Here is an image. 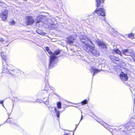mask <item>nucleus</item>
Returning a JSON list of instances; mask_svg holds the SVG:
<instances>
[{"label": "nucleus", "mask_w": 135, "mask_h": 135, "mask_svg": "<svg viewBox=\"0 0 135 135\" xmlns=\"http://www.w3.org/2000/svg\"><path fill=\"white\" fill-rule=\"evenodd\" d=\"M81 41L83 43V49L89 53L95 56H98L99 52L94 49L95 46L91 42L86 36L80 37Z\"/></svg>", "instance_id": "nucleus-1"}, {"label": "nucleus", "mask_w": 135, "mask_h": 135, "mask_svg": "<svg viewBox=\"0 0 135 135\" xmlns=\"http://www.w3.org/2000/svg\"><path fill=\"white\" fill-rule=\"evenodd\" d=\"M120 68V66H119L114 67V68L116 71L119 72L117 74L119 75L120 79L123 81H127L130 76L131 73L130 71L128 69H125L123 71H121Z\"/></svg>", "instance_id": "nucleus-2"}, {"label": "nucleus", "mask_w": 135, "mask_h": 135, "mask_svg": "<svg viewBox=\"0 0 135 135\" xmlns=\"http://www.w3.org/2000/svg\"><path fill=\"white\" fill-rule=\"evenodd\" d=\"M46 50L49 54L50 55V62L49 65V68H52L56 63V55L60 53V51L59 50H56L55 53H52L50 51L48 47L46 48Z\"/></svg>", "instance_id": "nucleus-3"}, {"label": "nucleus", "mask_w": 135, "mask_h": 135, "mask_svg": "<svg viewBox=\"0 0 135 135\" xmlns=\"http://www.w3.org/2000/svg\"><path fill=\"white\" fill-rule=\"evenodd\" d=\"M123 54L126 55H130L132 57L135 61V53L131 50L124 49L122 50Z\"/></svg>", "instance_id": "nucleus-4"}, {"label": "nucleus", "mask_w": 135, "mask_h": 135, "mask_svg": "<svg viewBox=\"0 0 135 135\" xmlns=\"http://www.w3.org/2000/svg\"><path fill=\"white\" fill-rule=\"evenodd\" d=\"M8 11L7 10L2 11L0 13V17L4 21H6L7 17Z\"/></svg>", "instance_id": "nucleus-5"}, {"label": "nucleus", "mask_w": 135, "mask_h": 135, "mask_svg": "<svg viewBox=\"0 0 135 135\" xmlns=\"http://www.w3.org/2000/svg\"><path fill=\"white\" fill-rule=\"evenodd\" d=\"M34 22V20L32 16H27L26 17V25H31Z\"/></svg>", "instance_id": "nucleus-6"}, {"label": "nucleus", "mask_w": 135, "mask_h": 135, "mask_svg": "<svg viewBox=\"0 0 135 135\" xmlns=\"http://www.w3.org/2000/svg\"><path fill=\"white\" fill-rule=\"evenodd\" d=\"M95 12L99 16L103 17L105 16V10L102 8H97L95 11Z\"/></svg>", "instance_id": "nucleus-7"}, {"label": "nucleus", "mask_w": 135, "mask_h": 135, "mask_svg": "<svg viewBox=\"0 0 135 135\" xmlns=\"http://www.w3.org/2000/svg\"><path fill=\"white\" fill-rule=\"evenodd\" d=\"M76 35H71L68 38L67 42L70 44L73 43L76 40Z\"/></svg>", "instance_id": "nucleus-8"}, {"label": "nucleus", "mask_w": 135, "mask_h": 135, "mask_svg": "<svg viewBox=\"0 0 135 135\" xmlns=\"http://www.w3.org/2000/svg\"><path fill=\"white\" fill-rule=\"evenodd\" d=\"M90 71L93 73V75L94 76V74L100 72V70L98 69H97L94 67H92L90 69Z\"/></svg>", "instance_id": "nucleus-9"}, {"label": "nucleus", "mask_w": 135, "mask_h": 135, "mask_svg": "<svg viewBox=\"0 0 135 135\" xmlns=\"http://www.w3.org/2000/svg\"><path fill=\"white\" fill-rule=\"evenodd\" d=\"M109 58L111 61L114 63H115V61H118L119 60L118 57L112 55L110 56Z\"/></svg>", "instance_id": "nucleus-10"}, {"label": "nucleus", "mask_w": 135, "mask_h": 135, "mask_svg": "<svg viewBox=\"0 0 135 135\" xmlns=\"http://www.w3.org/2000/svg\"><path fill=\"white\" fill-rule=\"evenodd\" d=\"M98 44L99 46L101 48H106L107 47L106 44L104 43L103 42L99 41Z\"/></svg>", "instance_id": "nucleus-11"}, {"label": "nucleus", "mask_w": 135, "mask_h": 135, "mask_svg": "<svg viewBox=\"0 0 135 135\" xmlns=\"http://www.w3.org/2000/svg\"><path fill=\"white\" fill-rule=\"evenodd\" d=\"M45 16H46L44 15V14L39 15L37 17V23H39L40 24H41L42 22H40V19H42Z\"/></svg>", "instance_id": "nucleus-12"}, {"label": "nucleus", "mask_w": 135, "mask_h": 135, "mask_svg": "<svg viewBox=\"0 0 135 135\" xmlns=\"http://www.w3.org/2000/svg\"><path fill=\"white\" fill-rule=\"evenodd\" d=\"M113 51L116 54L119 55L121 56H122V52L117 49H116L113 50Z\"/></svg>", "instance_id": "nucleus-13"}, {"label": "nucleus", "mask_w": 135, "mask_h": 135, "mask_svg": "<svg viewBox=\"0 0 135 135\" xmlns=\"http://www.w3.org/2000/svg\"><path fill=\"white\" fill-rule=\"evenodd\" d=\"M36 32L42 35H44L45 34V33L42 30L39 29H38L36 30Z\"/></svg>", "instance_id": "nucleus-14"}, {"label": "nucleus", "mask_w": 135, "mask_h": 135, "mask_svg": "<svg viewBox=\"0 0 135 135\" xmlns=\"http://www.w3.org/2000/svg\"><path fill=\"white\" fill-rule=\"evenodd\" d=\"M55 111L57 117L58 118H59L60 116V112L57 110V109L56 107H54Z\"/></svg>", "instance_id": "nucleus-15"}, {"label": "nucleus", "mask_w": 135, "mask_h": 135, "mask_svg": "<svg viewBox=\"0 0 135 135\" xmlns=\"http://www.w3.org/2000/svg\"><path fill=\"white\" fill-rule=\"evenodd\" d=\"M49 28L50 29H52L55 28L56 26V25L55 24H51L50 25H48Z\"/></svg>", "instance_id": "nucleus-16"}, {"label": "nucleus", "mask_w": 135, "mask_h": 135, "mask_svg": "<svg viewBox=\"0 0 135 135\" xmlns=\"http://www.w3.org/2000/svg\"><path fill=\"white\" fill-rule=\"evenodd\" d=\"M2 58L4 60H5L6 59V56L5 54H4L3 52L1 54Z\"/></svg>", "instance_id": "nucleus-17"}, {"label": "nucleus", "mask_w": 135, "mask_h": 135, "mask_svg": "<svg viewBox=\"0 0 135 135\" xmlns=\"http://www.w3.org/2000/svg\"><path fill=\"white\" fill-rule=\"evenodd\" d=\"M119 62H118V63H117L118 65H119L121 66H124L126 65V64H125V63H124L122 61H121L120 62V63H119Z\"/></svg>", "instance_id": "nucleus-18"}, {"label": "nucleus", "mask_w": 135, "mask_h": 135, "mask_svg": "<svg viewBox=\"0 0 135 135\" xmlns=\"http://www.w3.org/2000/svg\"><path fill=\"white\" fill-rule=\"evenodd\" d=\"M128 37L130 38L133 39L134 38V35L133 34L131 33L128 34Z\"/></svg>", "instance_id": "nucleus-19"}, {"label": "nucleus", "mask_w": 135, "mask_h": 135, "mask_svg": "<svg viewBox=\"0 0 135 135\" xmlns=\"http://www.w3.org/2000/svg\"><path fill=\"white\" fill-rule=\"evenodd\" d=\"M97 3V7H99L101 3V1L100 0H96Z\"/></svg>", "instance_id": "nucleus-20"}, {"label": "nucleus", "mask_w": 135, "mask_h": 135, "mask_svg": "<svg viewBox=\"0 0 135 135\" xmlns=\"http://www.w3.org/2000/svg\"><path fill=\"white\" fill-rule=\"evenodd\" d=\"M57 107L58 108H61V103L60 102H58L57 103Z\"/></svg>", "instance_id": "nucleus-21"}, {"label": "nucleus", "mask_w": 135, "mask_h": 135, "mask_svg": "<svg viewBox=\"0 0 135 135\" xmlns=\"http://www.w3.org/2000/svg\"><path fill=\"white\" fill-rule=\"evenodd\" d=\"M87 103V101L86 100H84L81 102V104L83 105L85 104H86Z\"/></svg>", "instance_id": "nucleus-22"}, {"label": "nucleus", "mask_w": 135, "mask_h": 135, "mask_svg": "<svg viewBox=\"0 0 135 135\" xmlns=\"http://www.w3.org/2000/svg\"><path fill=\"white\" fill-rule=\"evenodd\" d=\"M10 23L11 25H14L15 22L14 21L12 20L10 22Z\"/></svg>", "instance_id": "nucleus-23"}, {"label": "nucleus", "mask_w": 135, "mask_h": 135, "mask_svg": "<svg viewBox=\"0 0 135 135\" xmlns=\"http://www.w3.org/2000/svg\"><path fill=\"white\" fill-rule=\"evenodd\" d=\"M114 33L115 34V35H114L115 36H116L115 35H118V32L117 31H116L114 30L113 31Z\"/></svg>", "instance_id": "nucleus-24"}, {"label": "nucleus", "mask_w": 135, "mask_h": 135, "mask_svg": "<svg viewBox=\"0 0 135 135\" xmlns=\"http://www.w3.org/2000/svg\"><path fill=\"white\" fill-rule=\"evenodd\" d=\"M4 41V39L2 38H0V41L1 42H3Z\"/></svg>", "instance_id": "nucleus-25"}, {"label": "nucleus", "mask_w": 135, "mask_h": 135, "mask_svg": "<svg viewBox=\"0 0 135 135\" xmlns=\"http://www.w3.org/2000/svg\"><path fill=\"white\" fill-rule=\"evenodd\" d=\"M15 9H13L12 10V12L13 14H14L15 13Z\"/></svg>", "instance_id": "nucleus-26"}, {"label": "nucleus", "mask_w": 135, "mask_h": 135, "mask_svg": "<svg viewBox=\"0 0 135 135\" xmlns=\"http://www.w3.org/2000/svg\"><path fill=\"white\" fill-rule=\"evenodd\" d=\"M4 102V100L0 101V103L2 104Z\"/></svg>", "instance_id": "nucleus-27"}, {"label": "nucleus", "mask_w": 135, "mask_h": 135, "mask_svg": "<svg viewBox=\"0 0 135 135\" xmlns=\"http://www.w3.org/2000/svg\"><path fill=\"white\" fill-rule=\"evenodd\" d=\"M4 71H5V72H7V73H8V71H6V70H4Z\"/></svg>", "instance_id": "nucleus-28"}, {"label": "nucleus", "mask_w": 135, "mask_h": 135, "mask_svg": "<svg viewBox=\"0 0 135 135\" xmlns=\"http://www.w3.org/2000/svg\"><path fill=\"white\" fill-rule=\"evenodd\" d=\"M83 116L82 115L81 116V119H80V121L82 119H83Z\"/></svg>", "instance_id": "nucleus-29"}, {"label": "nucleus", "mask_w": 135, "mask_h": 135, "mask_svg": "<svg viewBox=\"0 0 135 135\" xmlns=\"http://www.w3.org/2000/svg\"><path fill=\"white\" fill-rule=\"evenodd\" d=\"M133 128L135 129V126H133Z\"/></svg>", "instance_id": "nucleus-30"}, {"label": "nucleus", "mask_w": 135, "mask_h": 135, "mask_svg": "<svg viewBox=\"0 0 135 135\" xmlns=\"http://www.w3.org/2000/svg\"><path fill=\"white\" fill-rule=\"evenodd\" d=\"M45 23L46 24L47 23V22H45Z\"/></svg>", "instance_id": "nucleus-31"}, {"label": "nucleus", "mask_w": 135, "mask_h": 135, "mask_svg": "<svg viewBox=\"0 0 135 135\" xmlns=\"http://www.w3.org/2000/svg\"><path fill=\"white\" fill-rule=\"evenodd\" d=\"M64 135H68V134H64Z\"/></svg>", "instance_id": "nucleus-32"}, {"label": "nucleus", "mask_w": 135, "mask_h": 135, "mask_svg": "<svg viewBox=\"0 0 135 135\" xmlns=\"http://www.w3.org/2000/svg\"><path fill=\"white\" fill-rule=\"evenodd\" d=\"M2 106L4 107L3 104H2Z\"/></svg>", "instance_id": "nucleus-33"}, {"label": "nucleus", "mask_w": 135, "mask_h": 135, "mask_svg": "<svg viewBox=\"0 0 135 135\" xmlns=\"http://www.w3.org/2000/svg\"><path fill=\"white\" fill-rule=\"evenodd\" d=\"M135 101L134 100V103Z\"/></svg>", "instance_id": "nucleus-34"}]
</instances>
